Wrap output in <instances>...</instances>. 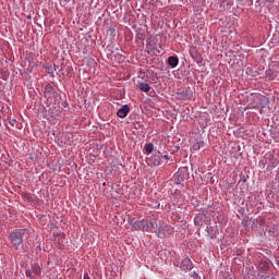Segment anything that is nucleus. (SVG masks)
<instances>
[{
	"label": "nucleus",
	"instance_id": "f257e3e1",
	"mask_svg": "<svg viewBox=\"0 0 279 279\" xmlns=\"http://www.w3.org/2000/svg\"><path fill=\"white\" fill-rule=\"evenodd\" d=\"M138 226L142 230H144V232H154L159 239L165 236V233H162L160 230V225H158V222H154L151 220H141Z\"/></svg>",
	"mask_w": 279,
	"mask_h": 279
},
{
	"label": "nucleus",
	"instance_id": "f03ea898",
	"mask_svg": "<svg viewBox=\"0 0 279 279\" xmlns=\"http://www.w3.org/2000/svg\"><path fill=\"white\" fill-rule=\"evenodd\" d=\"M25 232H26L25 229H19L11 232L10 241L13 247H15V250H19L20 245L23 243V236H25Z\"/></svg>",
	"mask_w": 279,
	"mask_h": 279
},
{
	"label": "nucleus",
	"instance_id": "7ed1b4c3",
	"mask_svg": "<svg viewBox=\"0 0 279 279\" xmlns=\"http://www.w3.org/2000/svg\"><path fill=\"white\" fill-rule=\"evenodd\" d=\"M148 165H150V167H160V165H162V153L158 151L149 157Z\"/></svg>",
	"mask_w": 279,
	"mask_h": 279
},
{
	"label": "nucleus",
	"instance_id": "20e7f679",
	"mask_svg": "<svg viewBox=\"0 0 279 279\" xmlns=\"http://www.w3.org/2000/svg\"><path fill=\"white\" fill-rule=\"evenodd\" d=\"M180 267L184 271H191V269H193V262H191L189 258H185L181 262Z\"/></svg>",
	"mask_w": 279,
	"mask_h": 279
},
{
	"label": "nucleus",
	"instance_id": "39448f33",
	"mask_svg": "<svg viewBox=\"0 0 279 279\" xmlns=\"http://www.w3.org/2000/svg\"><path fill=\"white\" fill-rule=\"evenodd\" d=\"M130 112V106L128 105H124L122 106V108H120L117 112V116L120 118V119H125L128 117V113Z\"/></svg>",
	"mask_w": 279,
	"mask_h": 279
},
{
	"label": "nucleus",
	"instance_id": "423d86ee",
	"mask_svg": "<svg viewBox=\"0 0 279 279\" xmlns=\"http://www.w3.org/2000/svg\"><path fill=\"white\" fill-rule=\"evenodd\" d=\"M204 219H206V216H204L203 214L196 215L194 218L195 226L202 228L204 226Z\"/></svg>",
	"mask_w": 279,
	"mask_h": 279
},
{
	"label": "nucleus",
	"instance_id": "0eeeda50",
	"mask_svg": "<svg viewBox=\"0 0 279 279\" xmlns=\"http://www.w3.org/2000/svg\"><path fill=\"white\" fill-rule=\"evenodd\" d=\"M168 64L171 66V69H175V66L180 64V59L175 56H171L168 58Z\"/></svg>",
	"mask_w": 279,
	"mask_h": 279
},
{
	"label": "nucleus",
	"instance_id": "6e6552de",
	"mask_svg": "<svg viewBox=\"0 0 279 279\" xmlns=\"http://www.w3.org/2000/svg\"><path fill=\"white\" fill-rule=\"evenodd\" d=\"M138 88L143 90V93H149V90H151V87L147 83H138Z\"/></svg>",
	"mask_w": 279,
	"mask_h": 279
},
{
	"label": "nucleus",
	"instance_id": "1a4fd4ad",
	"mask_svg": "<svg viewBox=\"0 0 279 279\" xmlns=\"http://www.w3.org/2000/svg\"><path fill=\"white\" fill-rule=\"evenodd\" d=\"M32 270H33V272H34L35 276H40V274H41V271H43V270L40 269V266H38V265H33Z\"/></svg>",
	"mask_w": 279,
	"mask_h": 279
},
{
	"label": "nucleus",
	"instance_id": "9d476101",
	"mask_svg": "<svg viewBox=\"0 0 279 279\" xmlns=\"http://www.w3.org/2000/svg\"><path fill=\"white\" fill-rule=\"evenodd\" d=\"M46 71H47V73H48V75H50V77H56V68H53V66H48V68H46Z\"/></svg>",
	"mask_w": 279,
	"mask_h": 279
},
{
	"label": "nucleus",
	"instance_id": "9b49d317",
	"mask_svg": "<svg viewBox=\"0 0 279 279\" xmlns=\"http://www.w3.org/2000/svg\"><path fill=\"white\" fill-rule=\"evenodd\" d=\"M144 149L146 154H151V151H154V145L151 143H148L145 145Z\"/></svg>",
	"mask_w": 279,
	"mask_h": 279
},
{
	"label": "nucleus",
	"instance_id": "f8f14e48",
	"mask_svg": "<svg viewBox=\"0 0 279 279\" xmlns=\"http://www.w3.org/2000/svg\"><path fill=\"white\" fill-rule=\"evenodd\" d=\"M202 147H204V142H197V143L194 144V146H193L194 149H202Z\"/></svg>",
	"mask_w": 279,
	"mask_h": 279
},
{
	"label": "nucleus",
	"instance_id": "ddd939ff",
	"mask_svg": "<svg viewBox=\"0 0 279 279\" xmlns=\"http://www.w3.org/2000/svg\"><path fill=\"white\" fill-rule=\"evenodd\" d=\"M178 97H179L180 99H186V94H185V92H179V93H178Z\"/></svg>",
	"mask_w": 279,
	"mask_h": 279
},
{
	"label": "nucleus",
	"instance_id": "4468645a",
	"mask_svg": "<svg viewBox=\"0 0 279 279\" xmlns=\"http://www.w3.org/2000/svg\"><path fill=\"white\" fill-rule=\"evenodd\" d=\"M161 158H163V160H167V161H169V155H161Z\"/></svg>",
	"mask_w": 279,
	"mask_h": 279
},
{
	"label": "nucleus",
	"instance_id": "2eb2a0df",
	"mask_svg": "<svg viewBox=\"0 0 279 279\" xmlns=\"http://www.w3.org/2000/svg\"><path fill=\"white\" fill-rule=\"evenodd\" d=\"M26 277H27V278H32V271L26 270Z\"/></svg>",
	"mask_w": 279,
	"mask_h": 279
},
{
	"label": "nucleus",
	"instance_id": "dca6fc26",
	"mask_svg": "<svg viewBox=\"0 0 279 279\" xmlns=\"http://www.w3.org/2000/svg\"><path fill=\"white\" fill-rule=\"evenodd\" d=\"M260 102L266 105L268 101H267L266 98H264V99L260 100Z\"/></svg>",
	"mask_w": 279,
	"mask_h": 279
},
{
	"label": "nucleus",
	"instance_id": "f3484780",
	"mask_svg": "<svg viewBox=\"0 0 279 279\" xmlns=\"http://www.w3.org/2000/svg\"><path fill=\"white\" fill-rule=\"evenodd\" d=\"M267 77H268V80H272L271 76H269V74H267Z\"/></svg>",
	"mask_w": 279,
	"mask_h": 279
},
{
	"label": "nucleus",
	"instance_id": "a211bd4d",
	"mask_svg": "<svg viewBox=\"0 0 279 279\" xmlns=\"http://www.w3.org/2000/svg\"><path fill=\"white\" fill-rule=\"evenodd\" d=\"M268 3H271V0H266Z\"/></svg>",
	"mask_w": 279,
	"mask_h": 279
}]
</instances>
